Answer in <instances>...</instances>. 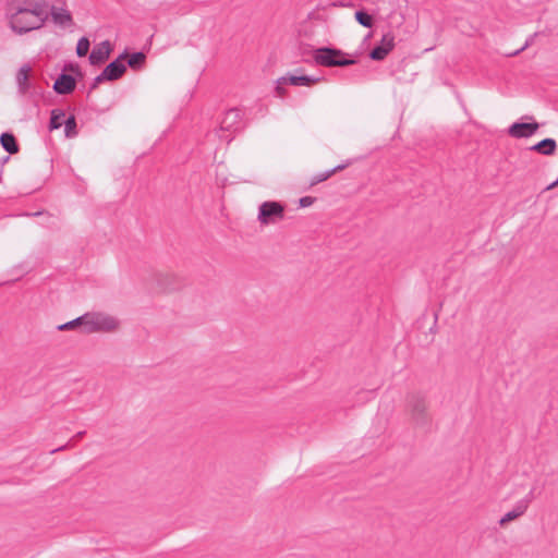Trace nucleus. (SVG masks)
<instances>
[{"label":"nucleus","instance_id":"14","mask_svg":"<svg viewBox=\"0 0 558 558\" xmlns=\"http://www.w3.org/2000/svg\"><path fill=\"white\" fill-rule=\"evenodd\" d=\"M32 69L29 65L24 64L20 68L16 74V85L20 94L25 95L31 89L29 73Z\"/></svg>","mask_w":558,"mask_h":558},{"label":"nucleus","instance_id":"17","mask_svg":"<svg viewBox=\"0 0 558 558\" xmlns=\"http://www.w3.org/2000/svg\"><path fill=\"white\" fill-rule=\"evenodd\" d=\"M0 144L3 147V149L13 155L19 151V144L12 133L4 132L0 136Z\"/></svg>","mask_w":558,"mask_h":558},{"label":"nucleus","instance_id":"31","mask_svg":"<svg viewBox=\"0 0 558 558\" xmlns=\"http://www.w3.org/2000/svg\"><path fill=\"white\" fill-rule=\"evenodd\" d=\"M62 448H63V447L58 448V449H53V450H52V452H57V451L61 450Z\"/></svg>","mask_w":558,"mask_h":558},{"label":"nucleus","instance_id":"11","mask_svg":"<svg viewBox=\"0 0 558 558\" xmlns=\"http://www.w3.org/2000/svg\"><path fill=\"white\" fill-rule=\"evenodd\" d=\"M49 14L51 15L52 22L56 25H59L62 27H69L73 23V19H72L70 11L63 7L52 5L49 9Z\"/></svg>","mask_w":558,"mask_h":558},{"label":"nucleus","instance_id":"16","mask_svg":"<svg viewBox=\"0 0 558 558\" xmlns=\"http://www.w3.org/2000/svg\"><path fill=\"white\" fill-rule=\"evenodd\" d=\"M557 147L556 141L554 138H544L537 144L531 147L532 150L537 151L545 156H550L555 153Z\"/></svg>","mask_w":558,"mask_h":558},{"label":"nucleus","instance_id":"22","mask_svg":"<svg viewBox=\"0 0 558 558\" xmlns=\"http://www.w3.org/2000/svg\"><path fill=\"white\" fill-rule=\"evenodd\" d=\"M90 43L88 38L82 37L78 39L76 45V53L78 57H85L89 50Z\"/></svg>","mask_w":558,"mask_h":558},{"label":"nucleus","instance_id":"15","mask_svg":"<svg viewBox=\"0 0 558 558\" xmlns=\"http://www.w3.org/2000/svg\"><path fill=\"white\" fill-rule=\"evenodd\" d=\"M527 510V501L519 500L511 511H508L500 520L499 524L505 525L508 522L521 517Z\"/></svg>","mask_w":558,"mask_h":558},{"label":"nucleus","instance_id":"3","mask_svg":"<svg viewBox=\"0 0 558 558\" xmlns=\"http://www.w3.org/2000/svg\"><path fill=\"white\" fill-rule=\"evenodd\" d=\"M314 60L323 66H347L355 63V60L344 58L341 50L327 47L316 49Z\"/></svg>","mask_w":558,"mask_h":558},{"label":"nucleus","instance_id":"20","mask_svg":"<svg viewBox=\"0 0 558 558\" xmlns=\"http://www.w3.org/2000/svg\"><path fill=\"white\" fill-rule=\"evenodd\" d=\"M145 59H146V56L144 52H134L132 54L129 56L128 58V65L131 68V69H140L143 66L144 62H145Z\"/></svg>","mask_w":558,"mask_h":558},{"label":"nucleus","instance_id":"8","mask_svg":"<svg viewBox=\"0 0 558 558\" xmlns=\"http://www.w3.org/2000/svg\"><path fill=\"white\" fill-rule=\"evenodd\" d=\"M241 118L242 116L239 109L233 108L228 110L220 122V130L235 132L240 128Z\"/></svg>","mask_w":558,"mask_h":558},{"label":"nucleus","instance_id":"30","mask_svg":"<svg viewBox=\"0 0 558 558\" xmlns=\"http://www.w3.org/2000/svg\"><path fill=\"white\" fill-rule=\"evenodd\" d=\"M220 137L225 138L227 142H230V140H231V138H229V136L220 135Z\"/></svg>","mask_w":558,"mask_h":558},{"label":"nucleus","instance_id":"7","mask_svg":"<svg viewBox=\"0 0 558 558\" xmlns=\"http://www.w3.org/2000/svg\"><path fill=\"white\" fill-rule=\"evenodd\" d=\"M538 130V124L536 122L525 123V122H515L510 125L508 133L510 136L514 138H524L532 136Z\"/></svg>","mask_w":558,"mask_h":558},{"label":"nucleus","instance_id":"18","mask_svg":"<svg viewBox=\"0 0 558 558\" xmlns=\"http://www.w3.org/2000/svg\"><path fill=\"white\" fill-rule=\"evenodd\" d=\"M65 119H66L65 112L63 110H60V109L52 110L51 117H50V123H49L50 130L60 129L64 124Z\"/></svg>","mask_w":558,"mask_h":558},{"label":"nucleus","instance_id":"23","mask_svg":"<svg viewBox=\"0 0 558 558\" xmlns=\"http://www.w3.org/2000/svg\"><path fill=\"white\" fill-rule=\"evenodd\" d=\"M355 19L364 27H372V25H373L372 16L364 11H356Z\"/></svg>","mask_w":558,"mask_h":558},{"label":"nucleus","instance_id":"4","mask_svg":"<svg viewBox=\"0 0 558 558\" xmlns=\"http://www.w3.org/2000/svg\"><path fill=\"white\" fill-rule=\"evenodd\" d=\"M284 216V207L279 202L267 201L259 205L258 221L260 225L267 226L276 223Z\"/></svg>","mask_w":558,"mask_h":558},{"label":"nucleus","instance_id":"9","mask_svg":"<svg viewBox=\"0 0 558 558\" xmlns=\"http://www.w3.org/2000/svg\"><path fill=\"white\" fill-rule=\"evenodd\" d=\"M409 407L411 409L412 416L416 421V423H424L426 420L425 398L420 395H413L409 400Z\"/></svg>","mask_w":558,"mask_h":558},{"label":"nucleus","instance_id":"24","mask_svg":"<svg viewBox=\"0 0 558 558\" xmlns=\"http://www.w3.org/2000/svg\"><path fill=\"white\" fill-rule=\"evenodd\" d=\"M335 173V170H327L325 172L318 173L314 177L313 184L320 183L329 179Z\"/></svg>","mask_w":558,"mask_h":558},{"label":"nucleus","instance_id":"25","mask_svg":"<svg viewBox=\"0 0 558 558\" xmlns=\"http://www.w3.org/2000/svg\"><path fill=\"white\" fill-rule=\"evenodd\" d=\"M314 202V198L311 197V196H304L302 198H300V206L301 207H308L313 204Z\"/></svg>","mask_w":558,"mask_h":558},{"label":"nucleus","instance_id":"27","mask_svg":"<svg viewBox=\"0 0 558 558\" xmlns=\"http://www.w3.org/2000/svg\"><path fill=\"white\" fill-rule=\"evenodd\" d=\"M535 498L534 496V488H532L529 494L522 499V500H526L527 501V506L530 505V502Z\"/></svg>","mask_w":558,"mask_h":558},{"label":"nucleus","instance_id":"10","mask_svg":"<svg viewBox=\"0 0 558 558\" xmlns=\"http://www.w3.org/2000/svg\"><path fill=\"white\" fill-rule=\"evenodd\" d=\"M110 52L111 45L108 40L97 44L89 54L90 64L98 65L104 63L109 58Z\"/></svg>","mask_w":558,"mask_h":558},{"label":"nucleus","instance_id":"19","mask_svg":"<svg viewBox=\"0 0 558 558\" xmlns=\"http://www.w3.org/2000/svg\"><path fill=\"white\" fill-rule=\"evenodd\" d=\"M75 328H81V331L84 333V317H83V315L78 316L75 319H72L68 323L61 324L57 327V329L60 331L72 330Z\"/></svg>","mask_w":558,"mask_h":558},{"label":"nucleus","instance_id":"21","mask_svg":"<svg viewBox=\"0 0 558 558\" xmlns=\"http://www.w3.org/2000/svg\"><path fill=\"white\" fill-rule=\"evenodd\" d=\"M64 134L68 138H72L77 135L76 119L73 114L64 120Z\"/></svg>","mask_w":558,"mask_h":558},{"label":"nucleus","instance_id":"6","mask_svg":"<svg viewBox=\"0 0 558 558\" xmlns=\"http://www.w3.org/2000/svg\"><path fill=\"white\" fill-rule=\"evenodd\" d=\"M125 53H122L119 58L110 62L102 71V76L107 77L108 81L118 80L126 71V66L123 62Z\"/></svg>","mask_w":558,"mask_h":558},{"label":"nucleus","instance_id":"29","mask_svg":"<svg viewBox=\"0 0 558 558\" xmlns=\"http://www.w3.org/2000/svg\"><path fill=\"white\" fill-rule=\"evenodd\" d=\"M527 46H529V41H526L524 44V46L521 49L517 50L513 54H518L520 51L524 50Z\"/></svg>","mask_w":558,"mask_h":558},{"label":"nucleus","instance_id":"1","mask_svg":"<svg viewBox=\"0 0 558 558\" xmlns=\"http://www.w3.org/2000/svg\"><path fill=\"white\" fill-rule=\"evenodd\" d=\"M5 14L12 31L23 34L44 25L49 5L46 0H8Z\"/></svg>","mask_w":558,"mask_h":558},{"label":"nucleus","instance_id":"2","mask_svg":"<svg viewBox=\"0 0 558 558\" xmlns=\"http://www.w3.org/2000/svg\"><path fill=\"white\" fill-rule=\"evenodd\" d=\"M84 317V333L111 332L118 329L119 320L104 312H87Z\"/></svg>","mask_w":558,"mask_h":558},{"label":"nucleus","instance_id":"5","mask_svg":"<svg viewBox=\"0 0 558 558\" xmlns=\"http://www.w3.org/2000/svg\"><path fill=\"white\" fill-rule=\"evenodd\" d=\"M395 47V36L387 33L383 36L379 45L375 46L369 53L371 59L375 61L384 60Z\"/></svg>","mask_w":558,"mask_h":558},{"label":"nucleus","instance_id":"13","mask_svg":"<svg viewBox=\"0 0 558 558\" xmlns=\"http://www.w3.org/2000/svg\"><path fill=\"white\" fill-rule=\"evenodd\" d=\"M76 82L74 77L70 74H61L54 81L53 89L57 94L68 95L72 93L75 88Z\"/></svg>","mask_w":558,"mask_h":558},{"label":"nucleus","instance_id":"12","mask_svg":"<svg viewBox=\"0 0 558 558\" xmlns=\"http://www.w3.org/2000/svg\"><path fill=\"white\" fill-rule=\"evenodd\" d=\"M322 78L310 75H287L278 80V84H290L293 86H311L318 83Z\"/></svg>","mask_w":558,"mask_h":558},{"label":"nucleus","instance_id":"26","mask_svg":"<svg viewBox=\"0 0 558 558\" xmlns=\"http://www.w3.org/2000/svg\"><path fill=\"white\" fill-rule=\"evenodd\" d=\"M108 81L107 77L102 76V72L94 78L92 87L95 88L98 84Z\"/></svg>","mask_w":558,"mask_h":558},{"label":"nucleus","instance_id":"28","mask_svg":"<svg viewBox=\"0 0 558 558\" xmlns=\"http://www.w3.org/2000/svg\"><path fill=\"white\" fill-rule=\"evenodd\" d=\"M348 165L349 163L339 165V166L332 168L331 170H335V173H336L337 171H340V170L344 169L345 167H348Z\"/></svg>","mask_w":558,"mask_h":558}]
</instances>
